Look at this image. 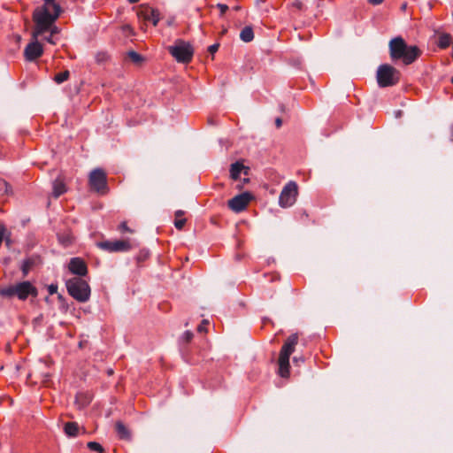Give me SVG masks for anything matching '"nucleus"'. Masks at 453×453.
<instances>
[{"instance_id":"nucleus-1","label":"nucleus","mask_w":453,"mask_h":453,"mask_svg":"<svg viewBox=\"0 0 453 453\" xmlns=\"http://www.w3.org/2000/svg\"><path fill=\"white\" fill-rule=\"evenodd\" d=\"M389 53L392 60L402 59L404 65H411L421 54L417 46H408L404 40L398 36L389 42Z\"/></svg>"},{"instance_id":"nucleus-2","label":"nucleus","mask_w":453,"mask_h":453,"mask_svg":"<svg viewBox=\"0 0 453 453\" xmlns=\"http://www.w3.org/2000/svg\"><path fill=\"white\" fill-rule=\"evenodd\" d=\"M44 4L37 7L33 12V21L38 23V27L52 25L60 15L61 7L55 0H43Z\"/></svg>"},{"instance_id":"nucleus-3","label":"nucleus","mask_w":453,"mask_h":453,"mask_svg":"<svg viewBox=\"0 0 453 453\" xmlns=\"http://www.w3.org/2000/svg\"><path fill=\"white\" fill-rule=\"evenodd\" d=\"M35 26L32 31L31 42L27 45L24 50L25 58L27 61H34L40 58L43 53V48L39 42L40 36H42L44 31L50 28L51 25L46 24L44 27H39L37 22H34Z\"/></svg>"},{"instance_id":"nucleus-4","label":"nucleus","mask_w":453,"mask_h":453,"mask_svg":"<svg viewBox=\"0 0 453 453\" xmlns=\"http://www.w3.org/2000/svg\"><path fill=\"white\" fill-rule=\"evenodd\" d=\"M37 295V288L30 281H21L17 284L0 288L1 296L6 298L17 296L21 301L26 300L29 296L36 297Z\"/></svg>"},{"instance_id":"nucleus-5","label":"nucleus","mask_w":453,"mask_h":453,"mask_svg":"<svg viewBox=\"0 0 453 453\" xmlns=\"http://www.w3.org/2000/svg\"><path fill=\"white\" fill-rule=\"evenodd\" d=\"M69 295L81 303L87 302L90 297V287L88 283L80 278L73 277L65 283Z\"/></svg>"},{"instance_id":"nucleus-6","label":"nucleus","mask_w":453,"mask_h":453,"mask_svg":"<svg viewBox=\"0 0 453 453\" xmlns=\"http://www.w3.org/2000/svg\"><path fill=\"white\" fill-rule=\"evenodd\" d=\"M400 72L388 64L380 65L377 69L376 79L380 88L392 87L400 81Z\"/></svg>"},{"instance_id":"nucleus-7","label":"nucleus","mask_w":453,"mask_h":453,"mask_svg":"<svg viewBox=\"0 0 453 453\" xmlns=\"http://www.w3.org/2000/svg\"><path fill=\"white\" fill-rule=\"evenodd\" d=\"M168 51L180 63H189L194 55L192 45L185 41L177 40L173 45L168 47Z\"/></svg>"},{"instance_id":"nucleus-8","label":"nucleus","mask_w":453,"mask_h":453,"mask_svg":"<svg viewBox=\"0 0 453 453\" xmlns=\"http://www.w3.org/2000/svg\"><path fill=\"white\" fill-rule=\"evenodd\" d=\"M298 196V186L296 181H288L282 188L280 197L279 205L282 208L292 206Z\"/></svg>"},{"instance_id":"nucleus-9","label":"nucleus","mask_w":453,"mask_h":453,"mask_svg":"<svg viewBox=\"0 0 453 453\" xmlns=\"http://www.w3.org/2000/svg\"><path fill=\"white\" fill-rule=\"evenodd\" d=\"M88 183L90 188L97 193L108 192L106 173L101 168H96L89 173Z\"/></svg>"},{"instance_id":"nucleus-10","label":"nucleus","mask_w":453,"mask_h":453,"mask_svg":"<svg viewBox=\"0 0 453 453\" xmlns=\"http://www.w3.org/2000/svg\"><path fill=\"white\" fill-rule=\"evenodd\" d=\"M137 17L141 22L144 24L150 22L153 26H157L160 19L158 11L149 5H141L137 11Z\"/></svg>"},{"instance_id":"nucleus-11","label":"nucleus","mask_w":453,"mask_h":453,"mask_svg":"<svg viewBox=\"0 0 453 453\" xmlns=\"http://www.w3.org/2000/svg\"><path fill=\"white\" fill-rule=\"evenodd\" d=\"M251 196L250 193L245 192L235 196L232 199L228 200L227 204L230 210L234 212H241L244 211L249 203L250 202Z\"/></svg>"},{"instance_id":"nucleus-12","label":"nucleus","mask_w":453,"mask_h":453,"mask_svg":"<svg viewBox=\"0 0 453 453\" xmlns=\"http://www.w3.org/2000/svg\"><path fill=\"white\" fill-rule=\"evenodd\" d=\"M97 246L109 252L127 251L131 249L130 242L126 240L101 242L97 243Z\"/></svg>"},{"instance_id":"nucleus-13","label":"nucleus","mask_w":453,"mask_h":453,"mask_svg":"<svg viewBox=\"0 0 453 453\" xmlns=\"http://www.w3.org/2000/svg\"><path fill=\"white\" fill-rule=\"evenodd\" d=\"M69 271L81 277L88 273V267L83 259L80 257H73L70 260L68 265Z\"/></svg>"},{"instance_id":"nucleus-14","label":"nucleus","mask_w":453,"mask_h":453,"mask_svg":"<svg viewBox=\"0 0 453 453\" xmlns=\"http://www.w3.org/2000/svg\"><path fill=\"white\" fill-rule=\"evenodd\" d=\"M297 342H298V334H292L285 341L283 346L281 347L280 354L286 356L288 357H290L291 354L295 350V348H296V345L297 344Z\"/></svg>"},{"instance_id":"nucleus-15","label":"nucleus","mask_w":453,"mask_h":453,"mask_svg":"<svg viewBox=\"0 0 453 453\" xmlns=\"http://www.w3.org/2000/svg\"><path fill=\"white\" fill-rule=\"evenodd\" d=\"M278 365H279V371H278L279 375L282 378H288L289 368H290L289 357L280 354L279 359H278Z\"/></svg>"},{"instance_id":"nucleus-16","label":"nucleus","mask_w":453,"mask_h":453,"mask_svg":"<svg viewBox=\"0 0 453 453\" xmlns=\"http://www.w3.org/2000/svg\"><path fill=\"white\" fill-rule=\"evenodd\" d=\"M66 190V186L63 179L58 178L54 180L52 195L55 198H58L61 195L65 194Z\"/></svg>"},{"instance_id":"nucleus-17","label":"nucleus","mask_w":453,"mask_h":453,"mask_svg":"<svg viewBox=\"0 0 453 453\" xmlns=\"http://www.w3.org/2000/svg\"><path fill=\"white\" fill-rule=\"evenodd\" d=\"M59 30L58 27L55 25V21L52 22V25L50 26V28L44 31V34L42 36H40V38L47 41L48 42L51 44H55V42L53 41L54 35L58 34Z\"/></svg>"},{"instance_id":"nucleus-18","label":"nucleus","mask_w":453,"mask_h":453,"mask_svg":"<svg viewBox=\"0 0 453 453\" xmlns=\"http://www.w3.org/2000/svg\"><path fill=\"white\" fill-rule=\"evenodd\" d=\"M115 428H116V431L120 439L129 440L131 438L129 430L126 427V426L122 422L118 421L115 425Z\"/></svg>"},{"instance_id":"nucleus-19","label":"nucleus","mask_w":453,"mask_h":453,"mask_svg":"<svg viewBox=\"0 0 453 453\" xmlns=\"http://www.w3.org/2000/svg\"><path fill=\"white\" fill-rule=\"evenodd\" d=\"M64 431L67 436L75 437L79 434V425L76 422H67L65 424Z\"/></svg>"},{"instance_id":"nucleus-20","label":"nucleus","mask_w":453,"mask_h":453,"mask_svg":"<svg viewBox=\"0 0 453 453\" xmlns=\"http://www.w3.org/2000/svg\"><path fill=\"white\" fill-rule=\"evenodd\" d=\"M240 39L244 42H250L254 39L253 28L250 26L243 27L240 33Z\"/></svg>"},{"instance_id":"nucleus-21","label":"nucleus","mask_w":453,"mask_h":453,"mask_svg":"<svg viewBox=\"0 0 453 453\" xmlns=\"http://www.w3.org/2000/svg\"><path fill=\"white\" fill-rule=\"evenodd\" d=\"M451 40H452V38L449 34H446V33L440 34L438 36L437 45L441 49H446L450 45Z\"/></svg>"},{"instance_id":"nucleus-22","label":"nucleus","mask_w":453,"mask_h":453,"mask_svg":"<svg viewBox=\"0 0 453 453\" xmlns=\"http://www.w3.org/2000/svg\"><path fill=\"white\" fill-rule=\"evenodd\" d=\"M244 169V165L239 162L231 165L230 176L233 180H236L240 177V173Z\"/></svg>"},{"instance_id":"nucleus-23","label":"nucleus","mask_w":453,"mask_h":453,"mask_svg":"<svg viewBox=\"0 0 453 453\" xmlns=\"http://www.w3.org/2000/svg\"><path fill=\"white\" fill-rule=\"evenodd\" d=\"M184 214L185 212L181 210L175 211L174 226L178 230H181L186 224V219L184 218Z\"/></svg>"},{"instance_id":"nucleus-24","label":"nucleus","mask_w":453,"mask_h":453,"mask_svg":"<svg viewBox=\"0 0 453 453\" xmlns=\"http://www.w3.org/2000/svg\"><path fill=\"white\" fill-rule=\"evenodd\" d=\"M70 73L68 70L58 73L54 77V81L58 84H61L69 79Z\"/></svg>"},{"instance_id":"nucleus-25","label":"nucleus","mask_w":453,"mask_h":453,"mask_svg":"<svg viewBox=\"0 0 453 453\" xmlns=\"http://www.w3.org/2000/svg\"><path fill=\"white\" fill-rule=\"evenodd\" d=\"M95 58H96V63L101 65V64H104V63L108 62L110 59V56L105 51H99L96 54Z\"/></svg>"},{"instance_id":"nucleus-26","label":"nucleus","mask_w":453,"mask_h":453,"mask_svg":"<svg viewBox=\"0 0 453 453\" xmlns=\"http://www.w3.org/2000/svg\"><path fill=\"white\" fill-rule=\"evenodd\" d=\"M33 265H34V261L30 258L23 261V263L21 265V271H22L24 276H27L28 274V273L31 270V268L33 267Z\"/></svg>"},{"instance_id":"nucleus-27","label":"nucleus","mask_w":453,"mask_h":453,"mask_svg":"<svg viewBox=\"0 0 453 453\" xmlns=\"http://www.w3.org/2000/svg\"><path fill=\"white\" fill-rule=\"evenodd\" d=\"M127 57L133 63L136 65H140L143 61L142 55L133 50L127 53Z\"/></svg>"},{"instance_id":"nucleus-28","label":"nucleus","mask_w":453,"mask_h":453,"mask_svg":"<svg viewBox=\"0 0 453 453\" xmlns=\"http://www.w3.org/2000/svg\"><path fill=\"white\" fill-rule=\"evenodd\" d=\"M87 446L90 450L104 453V449L96 441H89Z\"/></svg>"},{"instance_id":"nucleus-29","label":"nucleus","mask_w":453,"mask_h":453,"mask_svg":"<svg viewBox=\"0 0 453 453\" xmlns=\"http://www.w3.org/2000/svg\"><path fill=\"white\" fill-rule=\"evenodd\" d=\"M290 7L292 9H295L296 11H303V8H304V5L303 4V2H301L300 0H294L291 4H290Z\"/></svg>"},{"instance_id":"nucleus-30","label":"nucleus","mask_w":453,"mask_h":453,"mask_svg":"<svg viewBox=\"0 0 453 453\" xmlns=\"http://www.w3.org/2000/svg\"><path fill=\"white\" fill-rule=\"evenodd\" d=\"M8 183L0 178V196L7 194L8 193Z\"/></svg>"},{"instance_id":"nucleus-31","label":"nucleus","mask_w":453,"mask_h":453,"mask_svg":"<svg viewBox=\"0 0 453 453\" xmlns=\"http://www.w3.org/2000/svg\"><path fill=\"white\" fill-rule=\"evenodd\" d=\"M193 336H194V334H193V333L191 331H186L183 334L181 339L185 342H189L193 339Z\"/></svg>"},{"instance_id":"nucleus-32","label":"nucleus","mask_w":453,"mask_h":453,"mask_svg":"<svg viewBox=\"0 0 453 453\" xmlns=\"http://www.w3.org/2000/svg\"><path fill=\"white\" fill-rule=\"evenodd\" d=\"M119 231H121L122 233H125V232H128V233H133V230L130 229L127 225V222H122L120 223L119 226Z\"/></svg>"},{"instance_id":"nucleus-33","label":"nucleus","mask_w":453,"mask_h":453,"mask_svg":"<svg viewBox=\"0 0 453 453\" xmlns=\"http://www.w3.org/2000/svg\"><path fill=\"white\" fill-rule=\"evenodd\" d=\"M208 325V321L207 320H203L202 323L198 326L197 327V331L199 333H203V332H205L206 331V326Z\"/></svg>"},{"instance_id":"nucleus-34","label":"nucleus","mask_w":453,"mask_h":453,"mask_svg":"<svg viewBox=\"0 0 453 453\" xmlns=\"http://www.w3.org/2000/svg\"><path fill=\"white\" fill-rule=\"evenodd\" d=\"M217 7L220 10V14L224 15L226 12L228 10V6L224 4H218Z\"/></svg>"},{"instance_id":"nucleus-35","label":"nucleus","mask_w":453,"mask_h":453,"mask_svg":"<svg viewBox=\"0 0 453 453\" xmlns=\"http://www.w3.org/2000/svg\"><path fill=\"white\" fill-rule=\"evenodd\" d=\"M48 290H49V293L50 295H53V294H55L57 292L58 286L51 284V285L49 286Z\"/></svg>"},{"instance_id":"nucleus-36","label":"nucleus","mask_w":453,"mask_h":453,"mask_svg":"<svg viewBox=\"0 0 453 453\" xmlns=\"http://www.w3.org/2000/svg\"><path fill=\"white\" fill-rule=\"evenodd\" d=\"M219 49V44H213L209 47V51L213 54L215 53Z\"/></svg>"},{"instance_id":"nucleus-37","label":"nucleus","mask_w":453,"mask_h":453,"mask_svg":"<svg viewBox=\"0 0 453 453\" xmlns=\"http://www.w3.org/2000/svg\"><path fill=\"white\" fill-rule=\"evenodd\" d=\"M384 0H367L370 4L378 5L380 4Z\"/></svg>"},{"instance_id":"nucleus-38","label":"nucleus","mask_w":453,"mask_h":453,"mask_svg":"<svg viewBox=\"0 0 453 453\" xmlns=\"http://www.w3.org/2000/svg\"><path fill=\"white\" fill-rule=\"evenodd\" d=\"M275 125L278 128H280L282 125V119L280 118H277L275 119Z\"/></svg>"},{"instance_id":"nucleus-39","label":"nucleus","mask_w":453,"mask_h":453,"mask_svg":"<svg viewBox=\"0 0 453 453\" xmlns=\"http://www.w3.org/2000/svg\"><path fill=\"white\" fill-rule=\"evenodd\" d=\"M123 29H124V31H130V32L132 31V27L130 26H128V25L123 27Z\"/></svg>"},{"instance_id":"nucleus-40","label":"nucleus","mask_w":453,"mask_h":453,"mask_svg":"<svg viewBox=\"0 0 453 453\" xmlns=\"http://www.w3.org/2000/svg\"><path fill=\"white\" fill-rule=\"evenodd\" d=\"M128 2L130 4H135V3L139 2V0H128Z\"/></svg>"},{"instance_id":"nucleus-41","label":"nucleus","mask_w":453,"mask_h":453,"mask_svg":"<svg viewBox=\"0 0 453 453\" xmlns=\"http://www.w3.org/2000/svg\"><path fill=\"white\" fill-rule=\"evenodd\" d=\"M239 9H240V7H239V6H235V7H234V10H236V11H238Z\"/></svg>"},{"instance_id":"nucleus-42","label":"nucleus","mask_w":453,"mask_h":453,"mask_svg":"<svg viewBox=\"0 0 453 453\" xmlns=\"http://www.w3.org/2000/svg\"><path fill=\"white\" fill-rule=\"evenodd\" d=\"M451 82L453 83V77L451 78Z\"/></svg>"}]
</instances>
